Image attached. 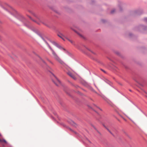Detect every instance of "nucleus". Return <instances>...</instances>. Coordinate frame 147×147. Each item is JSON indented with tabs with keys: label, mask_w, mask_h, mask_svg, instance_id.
I'll list each match as a JSON object with an SVG mask.
<instances>
[{
	"label": "nucleus",
	"mask_w": 147,
	"mask_h": 147,
	"mask_svg": "<svg viewBox=\"0 0 147 147\" xmlns=\"http://www.w3.org/2000/svg\"><path fill=\"white\" fill-rule=\"evenodd\" d=\"M48 46L49 48L51 50V51L52 54L54 56V58L58 61L61 64H62L63 63V61L60 59V58L58 57L56 53H55L53 50L51 48V47L48 45Z\"/></svg>",
	"instance_id": "1"
},
{
	"label": "nucleus",
	"mask_w": 147,
	"mask_h": 147,
	"mask_svg": "<svg viewBox=\"0 0 147 147\" xmlns=\"http://www.w3.org/2000/svg\"><path fill=\"white\" fill-rule=\"evenodd\" d=\"M67 73L68 75L71 78L75 80L76 79V77H75L76 74L74 72V71L71 72L70 71H69Z\"/></svg>",
	"instance_id": "2"
},
{
	"label": "nucleus",
	"mask_w": 147,
	"mask_h": 147,
	"mask_svg": "<svg viewBox=\"0 0 147 147\" xmlns=\"http://www.w3.org/2000/svg\"><path fill=\"white\" fill-rule=\"evenodd\" d=\"M51 43L60 49L64 50V49L61 47L60 45L57 44V43L54 41H51Z\"/></svg>",
	"instance_id": "3"
},
{
	"label": "nucleus",
	"mask_w": 147,
	"mask_h": 147,
	"mask_svg": "<svg viewBox=\"0 0 147 147\" xmlns=\"http://www.w3.org/2000/svg\"><path fill=\"white\" fill-rule=\"evenodd\" d=\"M58 36L61 38L63 40H65V39H67L68 40H69L70 42H71V43H72V42L70 40H68L67 38H66L62 34H58Z\"/></svg>",
	"instance_id": "4"
},
{
	"label": "nucleus",
	"mask_w": 147,
	"mask_h": 147,
	"mask_svg": "<svg viewBox=\"0 0 147 147\" xmlns=\"http://www.w3.org/2000/svg\"><path fill=\"white\" fill-rule=\"evenodd\" d=\"M55 78L56 80V82L58 83V84H57L55 83L57 85H59L61 84L60 81L56 77H55Z\"/></svg>",
	"instance_id": "5"
},
{
	"label": "nucleus",
	"mask_w": 147,
	"mask_h": 147,
	"mask_svg": "<svg viewBox=\"0 0 147 147\" xmlns=\"http://www.w3.org/2000/svg\"><path fill=\"white\" fill-rule=\"evenodd\" d=\"M0 142H4L5 143H6V142H7L5 140H2L0 139Z\"/></svg>",
	"instance_id": "6"
},
{
	"label": "nucleus",
	"mask_w": 147,
	"mask_h": 147,
	"mask_svg": "<svg viewBox=\"0 0 147 147\" xmlns=\"http://www.w3.org/2000/svg\"><path fill=\"white\" fill-rule=\"evenodd\" d=\"M95 106V107H96V108H97V109H100V108H99L98 107H97V106Z\"/></svg>",
	"instance_id": "7"
},
{
	"label": "nucleus",
	"mask_w": 147,
	"mask_h": 147,
	"mask_svg": "<svg viewBox=\"0 0 147 147\" xmlns=\"http://www.w3.org/2000/svg\"><path fill=\"white\" fill-rule=\"evenodd\" d=\"M78 34L79 35H80V36H82V35H81V34H79L78 33Z\"/></svg>",
	"instance_id": "8"
},
{
	"label": "nucleus",
	"mask_w": 147,
	"mask_h": 147,
	"mask_svg": "<svg viewBox=\"0 0 147 147\" xmlns=\"http://www.w3.org/2000/svg\"><path fill=\"white\" fill-rule=\"evenodd\" d=\"M145 20L146 21H147V18H145Z\"/></svg>",
	"instance_id": "9"
},
{
	"label": "nucleus",
	"mask_w": 147,
	"mask_h": 147,
	"mask_svg": "<svg viewBox=\"0 0 147 147\" xmlns=\"http://www.w3.org/2000/svg\"><path fill=\"white\" fill-rule=\"evenodd\" d=\"M48 60V61H49V62H50L51 63V61H49V60Z\"/></svg>",
	"instance_id": "10"
},
{
	"label": "nucleus",
	"mask_w": 147,
	"mask_h": 147,
	"mask_svg": "<svg viewBox=\"0 0 147 147\" xmlns=\"http://www.w3.org/2000/svg\"><path fill=\"white\" fill-rule=\"evenodd\" d=\"M48 60V61H49V62H50L51 63V61H49V60Z\"/></svg>",
	"instance_id": "11"
},
{
	"label": "nucleus",
	"mask_w": 147,
	"mask_h": 147,
	"mask_svg": "<svg viewBox=\"0 0 147 147\" xmlns=\"http://www.w3.org/2000/svg\"><path fill=\"white\" fill-rule=\"evenodd\" d=\"M48 60V61H49V62H50L51 63V61H49V60Z\"/></svg>",
	"instance_id": "12"
},
{
	"label": "nucleus",
	"mask_w": 147,
	"mask_h": 147,
	"mask_svg": "<svg viewBox=\"0 0 147 147\" xmlns=\"http://www.w3.org/2000/svg\"><path fill=\"white\" fill-rule=\"evenodd\" d=\"M48 60V61H49V62H50L51 63V61H49V60Z\"/></svg>",
	"instance_id": "13"
},
{
	"label": "nucleus",
	"mask_w": 147,
	"mask_h": 147,
	"mask_svg": "<svg viewBox=\"0 0 147 147\" xmlns=\"http://www.w3.org/2000/svg\"><path fill=\"white\" fill-rule=\"evenodd\" d=\"M53 75L54 76V77L55 78V76H54V74H53Z\"/></svg>",
	"instance_id": "14"
},
{
	"label": "nucleus",
	"mask_w": 147,
	"mask_h": 147,
	"mask_svg": "<svg viewBox=\"0 0 147 147\" xmlns=\"http://www.w3.org/2000/svg\"><path fill=\"white\" fill-rule=\"evenodd\" d=\"M53 75L54 76V77L55 78V76H54V74H53Z\"/></svg>",
	"instance_id": "15"
}]
</instances>
